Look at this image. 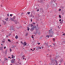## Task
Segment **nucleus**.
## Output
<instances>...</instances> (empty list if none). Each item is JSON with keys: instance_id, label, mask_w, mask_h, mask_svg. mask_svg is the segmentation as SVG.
I'll return each instance as SVG.
<instances>
[{"instance_id": "nucleus-16", "label": "nucleus", "mask_w": 65, "mask_h": 65, "mask_svg": "<svg viewBox=\"0 0 65 65\" xmlns=\"http://www.w3.org/2000/svg\"><path fill=\"white\" fill-rule=\"evenodd\" d=\"M8 41H9V42H11V41H10V40H9V39H8Z\"/></svg>"}, {"instance_id": "nucleus-43", "label": "nucleus", "mask_w": 65, "mask_h": 65, "mask_svg": "<svg viewBox=\"0 0 65 65\" xmlns=\"http://www.w3.org/2000/svg\"><path fill=\"white\" fill-rule=\"evenodd\" d=\"M19 64H21V63H19Z\"/></svg>"}, {"instance_id": "nucleus-35", "label": "nucleus", "mask_w": 65, "mask_h": 65, "mask_svg": "<svg viewBox=\"0 0 65 65\" xmlns=\"http://www.w3.org/2000/svg\"><path fill=\"white\" fill-rule=\"evenodd\" d=\"M10 52H11V49L10 48Z\"/></svg>"}, {"instance_id": "nucleus-20", "label": "nucleus", "mask_w": 65, "mask_h": 65, "mask_svg": "<svg viewBox=\"0 0 65 65\" xmlns=\"http://www.w3.org/2000/svg\"><path fill=\"white\" fill-rule=\"evenodd\" d=\"M54 45H56V44L55 43H53Z\"/></svg>"}, {"instance_id": "nucleus-64", "label": "nucleus", "mask_w": 65, "mask_h": 65, "mask_svg": "<svg viewBox=\"0 0 65 65\" xmlns=\"http://www.w3.org/2000/svg\"><path fill=\"white\" fill-rule=\"evenodd\" d=\"M64 36H65V34H64Z\"/></svg>"}, {"instance_id": "nucleus-4", "label": "nucleus", "mask_w": 65, "mask_h": 65, "mask_svg": "<svg viewBox=\"0 0 65 65\" xmlns=\"http://www.w3.org/2000/svg\"><path fill=\"white\" fill-rule=\"evenodd\" d=\"M22 44H23V45H24V46H25L26 45L28 46V45H26V44H27V43L25 41L24 42V43H22Z\"/></svg>"}, {"instance_id": "nucleus-45", "label": "nucleus", "mask_w": 65, "mask_h": 65, "mask_svg": "<svg viewBox=\"0 0 65 65\" xmlns=\"http://www.w3.org/2000/svg\"><path fill=\"white\" fill-rule=\"evenodd\" d=\"M24 59H25V58H23V60H24Z\"/></svg>"}, {"instance_id": "nucleus-42", "label": "nucleus", "mask_w": 65, "mask_h": 65, "mask_svg": "<svg viewBox=\"0 0 65 65\" xmlns=\"http://www.w3.org/2000/svg\"><path fill=\"white\" fill-rule=\"evenodd\" d=\"M15 24H17V23H18L17 22H15Z\"/></svg>"}, {"instance_id": "nucleus-10", "label": "nucleus", "mask_w": 65, "mask_h": 65, "mask_svg": "<svg viewBox=\"0 0 65 65\" xmlns=\"http://www.w3.org/2000/svg\"><path fill=\"white\" fill-rule=\"evenodd\" d=\"M40 2V3H43V1H42V0H41Z\"/></svg>"}, {"instance_id": "nucleus-30", "label": "nucleus", "mask_w": 65, "mask_h": 65, "mask_svg": "<svg viewBox=\"0 0 65 65\" xmlns=\"http://www.w3.org/2000/svg\"><path fill=\"white\" fill-rule=\"evenodd\" d=\"M7 16H8V17H9V14H7Z\"/></svg>"}, {"instance_id": "nucleus-41", "label": "nucleus", "mask_w": 65, "mask_h": 65, "mask_svg": "<svg viewBox=\"0 0 65 65\" xmlns=\"http://www.w3.org/2000/svg\"><path fill=\"white\" fill-rule=\"evenodd\" d=\"M56 64H58V62L56 63Z\"/></svg>"}, {"instance_id": "nucleus-58", "label": "nucleus", "mask_w": 65, "mask_h": 65, "mask_svg": "<svg viewBox=\"0 0 65 65\" xmlns=\"http://www.w3.org/2000/svg\"><path fill=\"white\" fill-rule=\"evenodd\" d=\"M50 57H51V55L50 56Z\"/></svg>"}, {"instance_id": "nucleus-37", "label": "nucleus", "mask_w": 65, "mask_h": 65, "mask_svg": "<svg viewBox=\"0 0 65 65\" xmlns=\"http://www.w3.org/2000/svg\"><path fill=\"white\" fill-rule=\"evenodd\" d=\"M34 13H36V12H35V11H34Z\"/></svg>"}, {"instance_id": "nucleus-5", "label": "nucleus", "mask_w": 65, "mask_h": 65, "mask_svg": "<svg viewBox=\"0 0 65 65\" xmlns=\"http://www.w3.org/2000/svg\"><path fill=\"white\" fill-rule=\"evenodd\" d=\"M51 30H52V29L49 30V34H51V33H52V34H53V31H52Z\"/></svg>"}, {"instance_id": "nucleus-31", "label": "nucleus", "mask_w": 65, "mask_h": 65, "mask_svg": "<svg viewBox=\"0 0 65 65\" xmlns=\"http://www.w3.org/2000/svg\"><path fill=\"white\" fill-rule=\"evenodd\" d=\"M33 35H32V36H31V37L32 38H34V37H33Z\"/></svg>"}, {"instance_id": "nucleus-54", "label": "nucleus", "mask_w": 65, "mask_h": 65, "mask_svg": "<svg viewBox=\"0 0 65 65\" xmlns=\"http://www.w3.org/2000/svg\"><path fill=\"white\" fill-rule=\"evenodd\" d=\"M25 60H26V59L25 58Z\"/></svg>"}, {"instance_id": "nucleus-6", "label": "nucleus", "mask_w": 65, "mask_h": 65, "mask_svg": "<svg viewBox=\"0 0 65 65\" xmlns=\"http://www.w3.org/2000/svg\"><path fill=\"white\" fill-rule=\"evenodd\" d=\"M49 36L50 37H53V35H52V33L49 34Z\"/></svg>"}, {"instance_id": "nucleus-29", "label": "nucleus", "mask_w": 65, "mask_h": 65, "mask_svg": "<svg viewBox=\"0 0 65 65\" xmlns=\"http://www.w3.org/2000/svg\"><path fill=\"white\" fill-rule=\"evenodd\" d=\"M4 49H5V48H6V47H5V46L4 47Z\"/></svg>"}, {"instance_id": "nucleus-3", "label": "nucleus", "mask_w": 65, "mask_h": 65, "mask_svg": "<svg viewBox=\"0 0 65 65\" xmlns=\"http://www.w3.org/2000/svg\"><path fill=\"white\" fill-rule=\"evenodd\" d=\"M35 23H33L32 24H31V28H32V27H33V26H35Z\"/></svg>"}, {"instance_id": "nucleus-53", "label": "nucleus", "mask_w": 65, "mask_h": 65, "mask_svg": "<svg viewBox=\"0 0 65 65\" xmlns=\"http://www.w3.org/2000/svg\"><path fill=\"white\" fill-rule=\"evenodd\" d=\"M64 35V34H63V35Z\"/></svg>"}, {"instance_id": "nucleus-22", "label": "nucleus", "mask_w": 65, "mask_h": 65, "mask_svg": "<svg viewBox=\"0 0 65 65\" xmlns=\"http://www.w3.org/2000/svg\"><path fill=\"white\" fill-rule=\"evenodd\" d=\"M28 28L27 29V30L28 31H29V30L30 29V28H29L28 27Z\"/></svg>"}, {"instance_id": "nucleus-61", "label": "nucleus", "mask_w": 65, "mask_h": 65, "mask_svg": "<svg viewBox=\"0 0 65 65\" xmlns=\"http://www.w3.org/2000/svg\"><path fill=\"white\" fill-rule=\"evenodd\" d=\"M14 58H15V56H14Z\"/></svg>"}, {"instance_id": "nucleus-48", "label": "nucleus", "mask_w": 65, "mask_h": 65, "mask_svg": "<svg viewBox=\"0 0 65 65\" xmlns=\"http://www.w3.org/2000/svg\"><path fill=\"white\" fill-rule=\"evenodd\" d=\"M8 58H10V57H8Z\"/></svg>"}, {"instance_id": "nucleus-23", "label": "nucleus", "mask_w": 65, "mask_h": 65, "mask_svg": "<svg viewBox=\"0 0 65 65\" xmlns=\"http://www.w3.org/2000/svg\"><path fill=\"white\" fill-rule=\"evenodd\" d=\"M21 15H23V13H22L21 14Z\"/></svg>"}, {"instance_id": "nucleus-50", "label": "nucleus", "mask_w": 65, "mask_h": 65, "mask_svg": "<svg viewBox=\"0 0 65 65\" xmlns=\"http://www.w3.org/2000/svg\"><path fill=\"white\" fill-rule=\"evenodd\" d=\"M50 46V47H51V46H52L51 45H50V46Z\"/></svg>"}, {"instance_id": "nucleus-46", "label": "nucleus", "mask_w": 65, "mask_h": 65, "mask_svg": "<svg viewBox=\"0 0 65 65\" xmlns=\"http://www.w3.org/2000/svg\"><path fill=\"white\" fill-rule=\"evenodd\" d=\"M13 30V31H14V30H13V29H11V30Z\"/></svg>"}, {"instance_id": "nucleus-62", "label": "nucleus", "mask_w": 65, "mask_h": 65, "mask_svg": "<svg viewBox=\"0 0 65 65\" xmlns=\"http://www.w3.org/2000/svg\"><path fill=\"white\" fill-rule=\"evenodd\" d=\"M10 65H12V64H10Z\"/></svg>"}, {"instance_id": "nucleus-25", "label": "nucleus", "mask_w": 65, "mask_h": 65, "mask_svg": "<svg viewBox=\"0 0 65 65\" xmlns=\"http://www.w3.org/2000/svg\"><path fill=\"white\" fill-rule=\"evenodd\" d=\"M31 22H32V19H31Z\"/></svg>"}, {"instance_id": "nucleus-7", "label": "nucleus", "mask_w": 65, "mask_h": 65, "mask_svg": "<svg viewBox=\"0 0 65 65\" xmlns=\"http://www.w3.org/2000/svg\"><path fill=\"white\" fill-rule=\"evenodd\" d=\"M36 9H37V11H39V8H36Z\"/></svg>"}, {"instance_id": "nucleus-34", "label": "nucleus", "mask_w": 65, "mask_h": 65, "mask_svg": "<svg viewBox=\"0 0 65 65\" xmlns=\"http://www.w3.org/2000/svg\"><path fill=\"white\" fill-rule=\"evenodd\" d=\"M59 21L60 22V21H61V19H60L59 20Z\"/></svg>"}, {"instance_id": "nucleus-11", "label": "nucleus", "mask_w": 65, "mask_h": 65, "mask_svg": "<svg viewBox=\"0 0 65 65\" xmlns=\"http://www.w3.org/2000/svg\"><path fill=\"white\" fill-rule=\"evenodd\" d=\"M53 41H55V39L54 38H53Z\"/></svg>"}, {"instance_id": "nucleus-26", "label": "nucleus", "mask_w": 65, "mask_h": 65, "mask_svg": "<svg viewBox=\"0 0 65 65\" xmlns=\"http://www.w3.org/2000/svg\"><path fill=\"white\" fill-rule=\"evenodd\" d=\"M61 9H59V11H61Z\"/></svg>"}, {"instance_id": "nucleus-51", "label": "nucleus", "mask_w": 65, "mask_h": 65, "mask_svg": "<svg viewBox=\"0 0 65 65\" xmlns=\"http://www.w3.org/2000/svg\"><path fill=\"white\" fill-rule=\"evenodd\" d=\"M56 63H57V61H56Z\"/></svg>"}, {"instance_id": "nucleus-14", "label": "nucleus", "mask_w": 65, "mask_h": 65, "mask_svg": "<svg viewBox=\"0 0 65 65\" xmlns=\"http://www.w3.org/2000/svg\"><path fill=\"white\" fill-rule=\"evenodd\" d=\"M27 14H30V12H27Z\"/></svg>"}, {"instance_id": "nucleus-1", "label": "nucleus", "mask_w": 65, "mask_h": 65, "mask_svg": "<svg viewBox=\"0 0 65 65\" xmlns=\"http://www.w3.org/2000/svg\"><path fill=\"white\" fill-rule=\"evenodd\" d=\"M36 28V26L35 25L34 26H33V28L32 27L30 29V30L31 31H33V30H34V28Z\"/></svg>"}, {"instance_id": "nucleus-55", "label": "nucleus", "mask_w": 65, "mask_h": 65, "mask_svg": "<svg viewBox=\"0 0 65 65\" xmlns=\"http://www.w3.org/2000/svg\"><path fill=\"white\" fill-rule=\"evenodd\" d=\"M3 45V44H1V45Z\"/></svg>"}, {"instance_id": "nucleus-57", "label": "nucleus", "mask_w": 65, "mask_h": 65, "mask_svg": "<svg viewBox=\"0 0 65 65\" xmlns=\"http://www.w3.org/2000/svg\"><path fill=\"white\" fill-rule=\"evenodd\" d=\"M32 51H34V50H32Z\"/></svg>"}, {"instance_id": "nucleus-38", "label": "nucleus", "mask_w": 65, "mask_h": 65, "mask_svg": "<svg viewBox=\"0 0 65 65\" xmlns=\"http://www.w3.org/2000/svg\"><path fill=\"white\" fill-rule=\"evenodd\" d=\"M8 19V18H6V19H5V20H7H7Z\"/></svg>"}, {"instance_id": "nucleus-49", "label": "nucleus", "mask_w": 65, "mask_h": 65, "mask_svg": "<svg viewBox=\"0 0 65 65\" xmlns=\"http://www.w3.org/2000/svg\"><path fill=\"white\" fill-rule=\"evenodd\" d=\"M30 50H31V51H32V49H30Z\"/></svg>"}, {"instance_id": "nucleus-40", "label": "nucleus", "mask_w": 65, "mask_h": 65, "mask_svg": "<svg viewBox=\"0 0 65 65\" xmlns=\"http://www.w3.org/2000/svg\"><path fill=\"white\" fill-rule=\"evenodd\" d=\"M6 60H8V59H7V58H6Z\"/></svg>"}, {"instance_id": "nucleus-13", "label": "nucleus", "mask_w": 65, "mask_h": 65, "mask_svg": "<svg viewBox=\"0 0 65 65\" xmlns=\"http://www.w3.org/2000/svg\"><path fill=\"white\" fill-rule=\"evenodd\" d=\"M49 36H49V35H48V36H46V37H47V38H49Z\"/></svg>"}, {"instance_id": "nucleus-56", "label": "nucleus", "mask_w": 65, "mask_h": 65, "mask_svg": "<svg viewBox=\"0 0 65 65\" xmlns=\"http://www.w3.org/2000/svg\"><path fill=\"white\" fill-rule=\"evenodd\" d=\"M22 42H22V41L21 42V43H23Z\"/></svg>"}, {"instance_id": "nucleus-27", "label": "nucleus", "mask_w": 65, "mask_h": 65, "mask_svg": "<svg viewBox=\"0 0 65 65\" xmlns=\"http://www.w3.org/2000/svg\"><path fill=\"white\" fill-rule=\"evenodd\" d=\"M51 64L52 65H53L54 64V63H51Z\"/></svg>"}, {"instance_id": "nucleus-12", "label": "nucleus", "mask_w": 65, "mask_h": 65, "mask_svg": "<svg viewBox=\"0 0 65 65\" xmlns=\"http://www.w3.org/2000/svg\"><path fill=\"white\" fill-rule=\"evenodd\" d=\"M63 21H61V22H60V24H63Z\"/></svg>"}, {"instance_id": "nucleus-36", "label": "nucleus", "mask_w": 65, "mask_h": 65, "mask_svg": "<svg viewBox=\"0 0 65 65\" xmlns=\"http://www.w3.org/2000/svg\"><path fill=\"white\" fill-rule=\"evenodd\" d=\"M30 17H32V14H31V15H30Z\"/></svg>"}, {"instance_id": "nucleus-39", "label": "nucleus", "mask_w": 65, "mask_h": 65, "mask_svg": "<svg viewBox=\"0 0 65 65\" xmlns=\"http://www.w3.org/2000/svg\"><path fill=\"white\" fill-rule=\"evenodd\" d=\"M38 44H40V43L39 42V43Z\"/></svg>"}, {"instance_id": "nucleus-17", "label": "nucleus", "mask_w": 65, "mask_h": 65, "mask_svg": "<svg viewBox=\"0 0 65 65\" xmlns=\"http://www.w3.org/2000/svg\"><path fill=\"white\" fill-rule=\"evenodd\" d=\"M59 17L60 19L61 18V15H59Z\"/></svg>"}, {"instance_id": "nucleus-33", "label": "nucleus", "mask_w": 65, "mask_h": 65, "mask_svg": "<svg viewBox=\"0 0 65 65\" xmlns=\"http://www.w3.org/2000/svg\"><path fill=\"white\" fill-rule=\"evenodd\" d=\"M39 49H41V47H39Z\"/></svg>"}, {"instance_id": "nucleus-60", "label": "nucleus", "mask_w": 65, "mask_h": 65, "mask_svg": "<svg viewBox=\"0 0 65 65\" xmlns=\"http://www.w3.org/2000/svg\"><path fill=\"white\" fill-rule=\"evenodd\" d=\"M55 65H58V64H55Z\"/></svg>"}, {"instance_id": "nucleus-19", "label": "nucleus", "mask_w": 65, "mask_h": 65, "mask_svg": "<svg viewBox=\"0 0 65 65\" xmlns=\"http://www.w3.org/2000/svg\"><path fill=\"white\" fill-rule=\"evenodd\" d=\"M15 18V16H14L13 17V19H14Z\"/></svg>"}, {"instance_id": "nucleus-9", "label": "nucleus", "mask_w": 65, "mask_h": 65, "mask_svg": "<svg viewBox=\"0 0 65 65\" xmlns=\"http://www.w3.org/2000/svg\"><path fill=\"white\" fill-rule=\"evenodd\" d=\"M18 35H16L15 37V38H16V39H18Z\"/></svg>"}, {"instance_id": "nucleus-24", "label": "nucleus", "mask_w": 65, "mask_h": 65, "mask_svg": "<svg viewBox=\"0 0 65 65\" xmlns=\"http://www.w3.org/2000/svg\"><path fill=\"white\" fill-rule=\"evenodd\" d=\"M10 17H12V14H10Z\"/></svg>"}, {"instance_id": "nucleus-44", "label": "nucleus", "mask_w": 65, "mask_h": 65, "mask_svg": "<svg viewBox=\"0 0 65 65\" xmlns=\"http://www.w3.org/2000/svg\"><path fill=\"white\" fill-rule=\"evenodd\" d=\"M34 50H35V48H34Z\"/></svg>"}, {"instance_id": "nucleus-63", "label": "nucleus", "mask_w": 65, "mask_h": 65, "mask_svg": "<svg viewBox=\"0 0 65 65\" xmlns=\"http://www.w3.org/2000/svg\"><path fill=\"white\" fill-rule=\"evenodd\" d=\"M10 59H11V57H10Z\"/></svg>"}, {"instance_id": "nucleus-2", "label": "nucleus", "mask_w": 65, "mask_h": 65, "mask_svg": "<svg viewBox=\"0 0 65 65\" xmlns=\"http://www.w3.org/2000/svg\"><path fill=\"white\" fill-rule=\"evenodd\" d=\"M15 61V59H13L11 60V62L13 64H14V63H15V62H14V61Z\"/></svg>"}, {"instance_id": "nucleus-21", "label": "nucleus", "mask_w": 65, "mask_h": 65, "mask_svg": "<svg viewBox=\"0 0 65 65\" xmlns=\"http://www.w3.org/2000/svg\"><path fill=\"white\" fill-rule=\"evenodd\" d=\"M4 41H5V40H3V41H2V42L3 43V42H4Z\"/></svg>"}, {"instance_id": "nucleus-8", "label": "nucleus", "mask_w": 65, "mask_h": 65, "mask_svg": "<svg viewBox=\"0 0 65 65\" xmlns=\"http://www.w3.org/2000/svg\"><path fill=\"white\" fill-rule=\"evenodd\" d=\"M0 50H1V51L3 50V47H0Z\"/></svg>"}, {"instance_id": "nucleus-52", "label": "nucleus", "mask_w": 65, "mask_h": 65, "mask_svg": "<svg viewBox=\"0 0 65 65\" xmlns=\"http://www.w3.org/2000/svg\"><path fill=\"white\" fill-rule=\"evenodd\" d=\"M6 37H8V36H7Z\"/></svg>"}, {"instance_id": "nucleus-47", "label": "nucleus", "mask_w": 65, "mask_h": 65, "mask_svg": "<svg viewBox=\"0 0 65 65\" xmlns=\"http://www.w3.org/2000/svg\"><path fill=\"white\" fill-rule=\"evenodd\" d=\"M62 21V22H63V20H62V21Z\"/></svg>"}, {"instance_id": "nucleus-28", "label": "nucleus", "mask_w": 65, "mask_h": 65, "mask_svg": "<svg viewBox=\"0 0 65 65\" xmlns=\"http://www.w3.org/2000/svg\"><path fill=\"white\" fill-rule=\"evenodd\" d=\"M25 57V55H23V56H22V57L23 58H24Z\"/></svg>"}, {"instance_id": "nucleus-32", "label": "nucleus", "mask_w": 65, "mask_h": 65, "mask_svg": "<svg viewBox=\"0 0 65 65\" xmlns=\"http://www.w3.org/2000/svg\"><path fill=\"white\" fill-rule=\"evenodd\" d=\"M6 24V23L5 22H4V25H5V24Z\"/></svg>"}, {"instance_id": "nucleus-59", "label": "nucleus", "mask_w": 65, "mask_h": 65, "mask_svg": "<svg viewBox=\"0 0 65 65\" xmlns=\"http://www.w3.org/2000/svg\"><path fill=\"white\" fill-rule=\"evenodd\" d=\"M45 45H46L47 44H46V43H45Z\"/></svg>"}, {"instance_id": "nucleus-15", "label": "nucleus", "mask_w": 65, "mask_h": 65, "mask_svg": "<svg viewBox=\"0 0 65 65\" xmlns=\"http://www.w3.org/2000/svg\"><path fill=\"white\" fill-rule=\"evenodd\" d=\"M10 20H11V21H13V19L12 18H10Z\"/></svg>"}, {"instance_id": "nucleus-18", "label": "nucleus", "mask_w": 65, "mask_h": 65, "mask_svg": "<svg viewBox=\"0 0 65 65\" xmlns=\"http://www.w3.org/2000/svg\"><path fill=\"white\" fill-rule=\"evenodd\" d=\"M11 56H12V58H13V57H14L13 55H11Z\"/></svg>"}]
</instances>
